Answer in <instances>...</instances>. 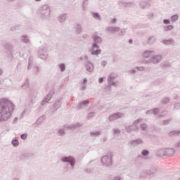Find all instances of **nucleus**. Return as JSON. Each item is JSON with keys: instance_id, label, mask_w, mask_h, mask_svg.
<instances>
[{"instance_id": "nucleus-1", "label": "nucleus", "mask_w": 180, "mask_h": 180, "mask_svg": "<svg viewBox=\"0 0 180 180\" xmlns=\"http://www.w3.org/2000/svg\"><path fill=\"white\" fill-rule=\"evenodd\" d=\"M15 110V105L6 98L0 100V123L8 122Z\"/></svg>"}, {"instance_id": "nucleus-32", "label": "nucleus", "mask_w": 180, "mask_h": 180, "mask_svg": "<svg viewBox=\"0 0 180 180\" xmlns=\"http://www.w3.org/2000/svg\"><path fill=\"white\" fill-rule=\"evenodd\" d=\"M156 41L157 38H155V37L154 36H152L148 38V44H154V43H155Z\"/></svg>"}, {"instance_id": "nucleus-14", "label": "nucleus", "mask_w": 180, "mask_h": 180, "mask_svg": "<svg viewBox=\"0 0 180 180\" xmlns=\"http://www.w3.org/2000/svg\"><path fill=\"white\" fill-rule=\"evenodd\" d=\"M105 32L111 33V34H116V33L120 32V27H108L105 29Z\"/></svg>"}, {"instance_id": "nucleus-7", "label": "nucleus", "mask_w": 180, "mask_h": 180, "mask_svg": "<svg viewBox=\"0 0 180 180\" xmlns=\"http://www.w3.org/2000/svg\"><path fill=\"white\" fill-rule=\"evenodd\" d=\"M115 79H116V75L111 73L107 79L108 82L107 88H110V86H117V82H115Z\"/></svg>"}, {"instance_id": "nucleus-37", "label": "nucleus", "mask_w": 180, "mask_h": 180, "mask_svg": "<svg viewBox=\"0 0 180 180\" xmlns=\"http://www.w3.org/2000/svg\"><path fill=\"white\" fill-rule=\"evenodd\" d=\"M32 72L35 75H39V74L40 73V69H39L38 67H33L32 68Z\"/></svg>"}, {"instance_id": "nucleus-56", "label": "nucleus", "mask_w": 180, "mask_h": 180, "mask_svg": "<svg viewBox=\"0 0 180 180\" xmlns=\"http://www.w3.org/2000/svg\"><path fill=\"white\" fill-rule=\"evenodd\" d=\"M127 5H129V3H126V2H120V6H127Z\"/></svg>"}, {"instance_id": "nucleus-61", "label": "nucleus", "mask_w": 180, "mask_h": 180, "mask_svg": "<svg viewBox=\"0 0 180 180\" xmlns=\"http://www.w3.org/2000/svg\"><path fill=\"white\" fill-rule=\"evenodd\" d=\"M89 117H92L94 116H95V112H91L90 113H89Z\"/></svg>"}, {"instance_id": "nucleus-36", "label": "nucleus", "mask_w": 180, "mask_h": 180, "mask_svg": "<svg viewBox=\"0 0 180 180\" xmlns=\"http://www.w3.org/2000/svg\"><path fill=\"white\" fill-rule=\"evenodd\" d=\"M91 15L93 18H94V19H96L97 20H102V18H101V15H99V13H92Z\"/></svg>"}, {"instance_id": "nucleus-15", "label": "nucleus", "mask_w": 180, "mask_h": 180, "mask_svg": "<svg viewBox=\"0 0 180 180\" xmlns=\"http://www.w3.org/2000/svg\"><path fill=\"white\" fill-rule=\"evenodd\" d=\"M129 144L132 147H137L140 144H143V140L141 139L129 141Z\"/></svg>"}, {"instance_id": "nucleus-12", "label": "nucleus", "mask_w": 180, "mask_h": 180, "mask_svg": "<svg viewBox=\"0 0 180 180\" xmlns=\"http://www.w3.org/2000/svg\"><path fill=\"white\" fill-rule=\"evenodd\" d=\"M60 108H61V101L60 100H57L51 108V113H56Z\"/></svg>"}, {"instance_id": "nucleus-55", "label": "nucleus", "mask_w": 180, "mask_h": 180, "mask_svg": "<svg viewBox=\"0 0 180 180\" xmlns=\"http://www.w3.org/2000/svg\"><path fill=\"white\" fill-rule=\"evenodd\" d=\"M17 70L18 71H20V70H22V63H18V65H17Z\"/></svg>"}, {"instance_id": "nucleus-11", "label": "nucleus", "mask_w": 180, "mask_h": 180, "mask_svg": "<svg viewBox=\"0 0 180 180\" xmlns=\"http://www.w3.org/2000/svg\"><path fill=\"white\" fill-rule=\"evenodd\" d=\"M4 47L6 50H7L6 54L8 58H12L13 57V55L12 54L13 46L9 43H7L4 45Z\"/></svg>"}, {"instance_id": "nucleus-39", "label": "nucleus", "mask_w": 180, "mask_h": 180, "mask_svg": "<svg viewBox=\"0 0 180 180\" xmlns=\"http://www.w3.org/2000/svg\"><path fill=\"white\" fill-rule=\"evenodd\" d=\"M140 129L142 131H146V130L148 129V125H147V124H142L140 126Z\"/></svg>"}, {"instance_id": "nucleus-30", "label": "nucleus", "mask_w": 180, "mask_h": 180, "mask_svg": "<svg viewBox=\"0 0 180 180\" xmlns=\"http://www.w3.org/2000/svg\"><path fill=\"white\" fill-rule=\"evenodd\" d=\"M32 157V154L30 153H23L20 155V160H27V158H30Z\"/></svg>"}, {"instance_id": "nucleus-31", "label": "nucleus", "mask_w": 180, "mask_h": 180, "mask_svg": "<svg viewBox=\"0 0 180 180\" xmlns=\"http://www.w3.org/2000/svg\"><path fill=\"white\" fill-rule=\"evenodd\" d=\"M56 134L58 136H60L61 137H64V135L65 134V129H59L58 131L56 132Z\"/></svg>"}, {"instance_id": "nucleus-25", "label": "nucleus", "mask_w": 180, "mask_h": 180, "mask_svg": "<svg viewBox=\"0 0 180 180\" xmlns=\"http://www.w3.org/2000/svg\"><path fill=\"white\" fill-rule=\"evenodd\" d=\"M65 127L68 130H72V129H77L78 127H81V124H79V123H75V124H72L71 125H68Z\"/></svg>"}, {"instance_id": "nucleus-33", "label": "nucleus", "mask_w": 180, "mask_h": 180, "mask_svg": "<svg viewBox=\"0 0 180 180\" xmlns=\"http://www.w3.org/2000/svg\"><path fill=\"white\" fill-rule=\"evenodd\" d=\"M80 61H84V63H89V58L88 57V56L84 55L83 56H81L79 58Z\"/></svg>"}, {"instance_id": "nucleus-62", "label": "nucleus", "mask_w": 180, "mask_h": 180, "mask_svg": "<svg viewBox=\"0 0 180 180\" xmlns=\"http://www.w3.org/2000/svg\"><path fill=\"white\" fill-rule=\"evenodd\" d=\"M106 64H108V62H106L105 60L101 62V65L103 67H106Z\"/></svg>"}, {"instance_id": "nucleus-58", "label": "nucleus", "mask_w": 180, "mask_h": 180, "mask_svg": "<svg viewBox=\"0 0 180 180\" xmlns=\"http://www.w3.org/2000/svg\"><path fill=\"white\" fill-rule=\"evenodd\" d=\"M137 71H144V67L141 66V67H136Z\"/></svg>"}, {"instance_id": "nucleus-60", "label": "nucleus", "mask_w": 180, "mask_h": 180, "mask_svg": "<svg viewBox=\"0 0 180 180\" xmlns=\"http://www.w3.org/2000/svg\"><path fill=\"white\" fill-rule=\"evenodd\" d=\"M136 72L137 71L134 68L129 70L130 74H136Z\"/></svg>"}, {"instance_id": "nucleus-59", "label": "nucleus", "mask_w": 180, "mask_h": 180, "mask_svg": "<svg viewBox=\"0 0 180 180\" xmlns=\"http://www.w3.org/2000/svg\"><path fill=\"white\" fill-rule=\"evenodd\" d=\"M140 122H141V119H138V120H136V121H134V126H136V124H139V123Z\"/></svg>"}, {"instance_id": "nucleus-26", "label": "nucleus", "mask_w": 180, "mask_h": 180, "mask_svg": "<svg viewBox=\"0 0 180 180\" xmlns=\"http://www.w3.org/2000/svg\"><path fill=\"white\" fill-rule=\"evenodd\" d=\"M96 48H92L91 47V56H99V54H101V53H102V50L101 49H96Z\"/></svg>"}, {"instance_id": "nucleus-35", "label": "nucleus", "mask_w": 180, "mask_h": 180, "mask_svg": "<svg viewBox=\"0 0 180 180\" xmlns=\"http://www.w3.org/2000/svg\"><path fill=\"white\" fill-rule=\"evenodd\" d=\"M75 30H76V33L77 34H79V33L82 32V27L81 26V25L77 24L75 27Z\"/></svg>"}, {"instance_id": "nucleus-24", "label": "nucleus", "mask_w": 180, "mask_h": 180, "mask_svg": "<svg viewBox=\"0 0 180 180\" xmlns=\"http://www.w3.org/2000/svg\"><path fill=\"white\" fill-rule=\"evenodd\" d=\"M162 44H165V46H174L175 41H174V39H164Z\"/></svg>"}, {"instance_id": "nucleus-41", "label": "nucleus", "mask_w": 180, "mask_h": 180, "mask_svg": "<svg viewBox=\"0 0 180 180\" xmlns=\"http://www.w3.org/2000/svg\"><path fill=\"white\" fill-rule=\"evenodd\" d=\"M178 19H179V15H172V17H171V20H172V22L174 23V22H176V21H178Z\"/></svg>"}, {"instance_id": "nucleus-43", "label": "nucleus", "mask_w": 180, "mask_h": 180, "mask_svg": "<svg viewBox=\"0 0 180 180\" xmlns=\"http://www.w3.org/2000/svg\"><path fill=\"white\" fill-rule=\"evenodd\" d=\"M22 89H27L29 88V80L26 79L25 83L22 85Z\"/></svg>"}, {"instance_id": "nucleus-46", "label": "nucleus", "mask_w": 180, "mask_h": 180, "mask_svg": "<svg viewBox=\"0 0 180 180\" xmlns=\"http://www.w3.org/2000/svg\"><path fill=\"white\" fill-rule=\"evenodd\" d=\"M172 120V119H168V120H165L162 121V125L163 126H167L168 124H169V123H171V121Z\"/></svg>"}, {"instance_id": "nucleus-27", "label": "nucleus", "mask_w": 180, "mask_h": 180, "mask_svg": "<svg viewBox=\"0 0 180 180\" xmlns=\"http://www.w3.org/2000/svg\"><path fill=\"white\" fill-rule=\"evenodd\" d=\"M37 95V91L34 89H30L29 91V98H36Z\"/></svg>"}, {"instance_id": "nucleus-51", "label": "nucleus", "mask_w": 180, "mask_h": 180, "mask_svg": "<svg viewBox=\"0 0 180 180\" xmlns=\"http://www.w3.org/2000/svg\"><path fill=\"white\" fill-rule=\"evenodd\" d=\"M20 139L22 140H26L27 139V134H22L20 135Z\"/></svg>"}, {"instance_id": "nucleus-3", "label": "nucleus", "mask_w": 180, "mask_h": 180, "mask_svg": "<svg viewBox=\"0 0 180 180\" xmlns=\"http://www.w3.org/2000/svg\"><path fill=\"white\" fill-rule=\"evenodd\" d=\"M101 161L103 167H112L113 165V155L110 153L108 155H104L101 158Z\"/></svg>"}, {"instance_id": "nucleus-16", "label": "nucleus", "mask_w": 180, "mask_h": 180, "mask_svg": "<svg viewBox=\"0 0 180 180\" xmlns=\"http://www.w3.org/2000/svg\"><path fill=\"white\" fill-rule=\"evenodd\" d=\"M20 41L25 44H30V37L26 34L20 37Z\"/></svg>"}, {"instance_id": "nucleus-28", "label": "nucleus", "mask_w": 180, "mask_h": 180, "mask_svg": "<svg viewBox=\"0 0 180 180\" xmlns=\"http://www.w3.org/2000/svg\"><path fill=\"white\" fill-rule=\"evenodd\" d=\"M157 155L160 157V158H162L164 157H166V153H165V148L160 149L157 152Z\"/></svg>"}, {"instance_id": "nucleus-10", "label": "nucleus", "mask_w": 180, "mask_h": 180, "mask_svg": "<svg viewBox=\"0 0 180 180\" xmlns=\"http://www.w3.org/2000/svg\"><path fill=\"white\" fill-rule=\"evenodd\" d=\"M124 116V113L123 112H116L110 115L108 119L110 122H115V120H117V119H122Z\"/></svg>"}, {"instance_id": "nucleus-38", "label": "nucleus", "mask_w": 180, "mask_h": 180, "mask_svg": "<svg viewBox=\"0 0 180 180\" xmlns=\"http://www.w3.org/2000/svg\"><path fill=\"white\" fill-rule=\"evenodd\" d=\"M180 131H172L169 133V136H170V137H172L174 136H178V134H179Z\"/></svg>"}, {"instance_id": "nucleus-64", "label": "nucleus", "mask_w": 180, "mask_h": 180, "mask_svg": "<svg viewBox=\"0 0 180 180\" xmlns=\"http://www.w3.org/2000/svg\"><path fill=\"white\" fill-rule=\"evenodd\" d=\"M113 180H121L120 176H115Z\"/></svg>"}, {"instance_id": "nucleus-13", "label": "nucleus", "mask_w": 180, "mask_h": 180, "mask_svg": "<svg viewBox=\"0 0 180 180\" xmlns=\"http://www.w3.org/2000/svg\"><path fill=\"white\" fill-rule=\"evenodd\" d=\"M84 67L88 72L92 73L95 70V65L91 62L84 63Z\"/></svg>"}, {"instance_id": "nucleus-29", "label": "nucleus", "mask_w": 180, "mask_h": 180, "mask_svg": "<svg viewBox=\"0 0 180 180\" xmlns=\"http://www.w3.org/2000/svg\"><path fill=\"white\" fill-rule=\"evenodd\" d=\"M102 134V131H96L90 133L91 137H99Z\"/></svg>"}, {"instance_id": "nucleus-21", "label": "nucleus", "mask_w": 180, "mask_h": 180, "mask_svg": "<svg viewBox=\"0 0 180 180\" xmlns=\"http://www.w3.org/2000/svg\"><path fill=\"white\" fill-rule=\"evenodd\" d=\"M166 157H172L175 154V150L172 148H165Z\"/></svg>"}, {"instance_id": "nucleus-4", "label": "nucleus", "mask_w": 180, "mask_h": 180, "mask_svg": "<svg viewBox=\"0 0 180 180\" xmlns=\"http://www.w3.org/2000/svg\"><path fill=\"white\" fill-rule=\"evenodd\" d=\"M162 61V56L161 55H155L148 60H144L143 64H160Z\"/></svg>"}, {"instance_id": "nucleus-5", "label": "nucleus", "mask_w": 180, "mask_h": 180, "mask_svg": "<svg viewBox=\"0 0 180 180\" xmlns=\"http://www.w3.org/2000/svg\"><path fill=\"white\" fill-rule=\"evenodd\" d=\"M38 57L41 60H46L49 57V50L47 49V47L43 46L39 49Z\"/></svg>"}, {"instance_id": "nucleus-53", "label": "nucleus", "mask_w": 180, "mask_h": 180, "mask_svg": "<svg viewBox=\"0 0 180 180\" xmlns=\"http://www.w3.org/2000/svg\"><path fill=\"white\" fill-rule=\"evenodd\" d=\"M163 23L164 25H169L171 23V20H169V19H164Z\"/></svg>"}, {"instance_id": "nucleus-18", "label": "nucleus", "mask_w": 180, "mask_h": 180, "mask_svg": "<svg viewBox=\"0 0 180 180\" xmlns=\"http://www.w3.org/2000/svg\"><path fill=\"white\" fill-rule=\"evenodd\" d=\"M127 133H132V131H139V127L136 125H131L126 128Z\"/></svg>"}, {"instance_id": "nucleus-6", "label": "nucleus", "mask_w": 180, "mask_h": 180, "mask_svg": "<svg viewBox=\"0 0 180 180\" xmlns=\"http://www.w3.org/2000/svg\"><path fill=\"white\" fill-rule=\"evenodd\" d=\"M60 161H62V162H66L70 164L72 168H74V167L75 166V158H74L73 156H64L61 158Z\"/></svg>"}, {"instance_id": "nucleus-48", "label": "nucleus", "mask_w": 180, "mask_h": 180, "mask_svg": "<svg viewBox=\"0 0 180 180\" xmlns=\"http://www.w3.org/2000/svg\"><path fill=\"white\" fill-rule=\"evenodd\" d=\"M86 6H88V0H84L82 2V8L84 11H85V8H86Z\"/></svg>"}, {"instance_id": "nucleus-47", "label": "nucleus", "mask_w": 180, "mask_h": 180, "mask_svg": "<svg viewBox=\"0 0 180 180\" xmlns=\"http://www.w3.org/2000/svg\"><path fill=\"white\" fill-rule=\"evenodd\" d=\"M60 70L61 72H64V71H65V63H60Z\"/></svg>"}, {"instance_id": "nucleus-17", "label": "nucleus", "mask_w": 180, "mask_h": 180, "mask_svg": "<svg viewBox=\"0 0 180 180\" xmlns=\"http://www.w3.org/2000/svg\"><path fill=\"white\" fill-rule=\"evenodd\" d=\"M68 19V14L65 13V14H61L60 15L58 16V20L59 23H65V20Z\"/></svg>"}, {"instance_id": "nucleus-2", "label": "nucleus", "mask_w": 180, "mask_h": 180, "mask_svg": "<svg viewBox=\"0 0 180 180\" xmlns=\"http://www.w3.org/2000/svg\"><path fill=\"white\" fill-rule=\"evenodd\" d=\"M39 15L41 19L47 20L51 16V7L49 4H44L39 7Z\"/></svg>"}, {"instance_id": "nucleus-50", "label": "nucleus", "mask_w": 180, "mask_h": 180, "mask_svg": "<svg viewBox=\"0 0 180 180\" xmlns=\"http://www.w3.org/2000/svg\"><path fill=\"white\" fill-rule=\"evenodd\" d=\"M30 106H33V105H34V98H30Z\"/></svg>"}, {"instance_id": "nucleus-49", "label": "nucleus", "mask_w": 180, "mask_h": 180, "mask_svg": "<svg viewBox=\"0 0 180 180\" xmlns=\"http://www.w3.org/2000/svg\"><path fill=\"white\" fill-rule=\"evenodd\" d=\"M120 36H124L126 34V29H122L119 32Z\"/></svg>"}, {"instance_id": "nucleus-9", "label": "nucleus", "mask_w": 180, "mask_h": 180, "mask_svg": "<svg viewBox=\"0 0 180 180\" xmlns=\"http://www.w3.org/2000/svg\"><path fill=\"white\" fill-rule=\"evenodd\" d=\"M94 44L91 46L92 49H99V45L102 44V38L99 36L95 35L93 38Z\"/></svg>"}, {"instance_id": "nucleus-40", "label": "nucleus", "mask_w": 180, "mask_h": 180, "mask_svg": "<svg viewBox=\"0 0 180 180\" xmlns=\"http://www.w3.org/2000/svg\"><path fill=\"white\" fill-rule=\"evenodd\" d=\"M150 154V151H148V150L147 149H144L141 151V155H143V157H148Z\"/></svg>"}, {"instance_id": "nucleus-34", "label": "nucleus", "mask_w": 180, "mask_h": 180, "mask_svg": "<svg viewBox=\"0 0 180 180\" xmlns=\"http://www.w3.org/2000/svg\"><path fill=\"white\" fill-rule=\"evenodd\" d=\"M172 29H174L173 25H166V26L163 27V30L165 32H171V30H172Z\"/></svg>"}, {"instance_id": "nucleus-20", "label": "nucleus", "mask_w": 180, "mask_h": 180, "mask_svg": "<svg viewBox=\"0 0 180 180\" xmlns=\"http://www.w3.org/2000/svg\"><path fill=\"white\" fill-rule=\"evenodd\" d=\"M154 54V51H146L142 53L143 58H150Z\"/></svg>"}, {"instance_id": "nucleus-22", "label": "nucleus", "mask_w": 180, "mask_h": 180, "mask_svg": "<svg viewBox=\"0 0 180 180\" xmlns=\"http://www.w3.org/2000/svg\"><path fill=\"white\" fill-rule=\"evenodd\" d=\"M139 6L141 9H147V8H150V6H151V4L147 1H141Z\"/></svg>"}, {"instance_id": "nucleus-63", "label": "nucleus", "mask_w": 180, "mask_h": 180, "mask_svg": "<svg viewBox=\"0 0 180 180\" xmlns=\"http://www.w3.org/2000/svg\"><path fill=\"white\" fill-rule=\"evenodd\" d=\"M153 110H149L146 112V115H153Z\"/></svg>"}, {"instance_id": "nucleus-23", "label": "nucleus", "mask_w": 180, "mask_h": 180, "mask_svg": "<svg viewBox=\"0 0 180 180\" xmlns=\"http://www.w3.org/2000/svg\"><path fill=\"white\" fill-rule=\"evenodd\" d=\"M143 172L148 175H154V174L157 172V167H153L152 169L144 170Z\"/></svg>"}, {"instance_id": "nucleus-44", "label": "nucleus", "mask_w": 180, "mask_h": 180, "mask_svg": "<svg viewBox=\"0 0 180 180\" xmlns=\"http://www.w3.org/2000/svg\"><path fill=\"white\" fill-rule=\"evenodd\" d=\"M32 64H33V57L30 56L29 58L27 70H30Z\"/></svg>"}, {"instance_id": "nucleus-54", "label": "nucleus", "mask_w": 180, "mask_h": 180, "mask_svg": "<svg viewBox=\"0 0 180 180\" xmlns=\"http://www.w3.org/2000/svg\"><path fill=\"white\" fill-rule=\"evenodd\" d=\"M113 131H114V134H120L121 133L120 129H114Z\"/></svg>"}, {"instance_id": "nucleus-57", "label": "nucleus", "mask_w": 180, "mask_h": 180, "mask_svg": "<svg viewBox=\"0 0 180 180\" xmlns=\"http://www.w3.org/2000/svg\"><path fill=\"white\" fill-rule=\"evenodd\" d=\"M19 27H20L19 25H16L14 27L11 28V30H13V32L15 30H19Z\"/></svg>"}, {"instance_id": "nucleus-8", "label": "nucleus", "mask_w": 180, "mask_h": 180, "mask_svg": "<svg viewBox=\"0 0 180 180\" xmlns=\"http://www.w3.org/2000/svg\"><path fill=\"white\" fill-rule=\"evenodd\" d=\"M56 94V90L52 89L49 92V94L46 95V96L43 99V101L41 103V106H44L46 103H49L50 101H51V98H53V96Z\"/></svg>"}, {"instance_id": "nucleus-52", "label": "nucleus", "mask_w": 180, "mask_h": 180, "mask_svg": "<svg viewBox=\"0 0 180 180\" xmlns=\"http://www.w3.org/2000/svg\"><path fill=\"white\" fill-rule=\"evenodd\" d=\"M152 112H153V115H158V112H160V109L159 108H154L152 110Z\"/></svg>"}, {"instance_id": "nucleus-45", "label": "nucleus", "mask_w": 180, "mask_h": 180, "mask_svg": "<svg viewBox=\"0 0 180 180\" xmlns=\"http://www.w3.org/2000/svg\"><path fill=\"white\" fill-rule=\"evenodd\" d=\"M11 143L13 147H18V146H19V141H18V139H13Z\"/></svg>"}, {"instance_id": "nucleus-42", "label": "nucleus", "mask_w": 180, "mask_h": 180, "mask_svg": "<svg viewBox=\"0 0 180 180\" xmlns=\"http://www.w3.org/2000/svg\"><path fill=\"white\" fill-rule=\"evenodd\" d=\"M162 105H168V103H169V98H168V97H165V98L162 100Z\"/></svg>"}, {"instance_id": "nucleus-19", "label": "nucleus", "mask_w": 180, "mask_h": 180, "mask_svg": "<svg viewBox=\"0 0 180 180\" xmlns=\"http://www.w3.org/2000/svg\"><path fill=\"white\" fill-rule=\"evenodd\" d=\"M88 105H89V101L84 100L77 105V109L80 110L81 109H84V106H88Z\"/></svg>"}]
</instances>
